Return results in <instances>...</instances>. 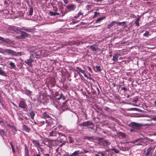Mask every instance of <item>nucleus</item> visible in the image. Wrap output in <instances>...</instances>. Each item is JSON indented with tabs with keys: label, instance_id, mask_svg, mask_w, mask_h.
<instances>
[{
	"label": "nucleus",
	"instance_id": "nucleus-1",
	"mask_svg": "<svg viewBox=\"0 0 156 156\" xmlns=\"http://www.w3.org/2000/svg\"><path fill=\"white\" fill-rule=\"evenodd\" d=\"M1 53L4 54H9L15 56L22 55L21 52H16L12 50L9 49H3L2 48Z\"/></svg>",
	"mask_w": 156,
	"mask_h": 156
},
{
	"label": "nucleus",
	"instance_id": "nucleus-2",
	"mask_svg": "<svg viewBox=\"0 0 156 156\" xmlns=\"http://www.w3.org/2000/svg\"><path fill=\"white\" fill-rule=\"evenodd\" d=\"M36 61V60L34 58V55L33 54H31L30 56L29 59H27L24 61V62L27 64L30 67L33 66L32 62H34Z\"/></svg>",
	"mask_w": 156,
	"mask_h": 156
},
{
	"label": "nucleus",
	"instance_id": "nucleus-3",
	"mask_svg": "<svg viewBox=\"0 0 156 156\" xmlns=\"http://www.w3.org/2000/svg\"><path fill=\"white\" fill-rule=\"evenodd\" d=\"M145 154L143 156H156V153L154 152V149L152 147H149L146 151H144Z\"/></svg>",
	"mask_w": 156,
	"mask_h": 156
},
{
	"label": "nucleus",
	"instance_id": "nucleus-4",
	"mask_svg": "<svg viewBox=\"0 0 156 156\" xmlns=\"http://www.w3.org/2000/svg\"><path fill=\"white\" fill-rule=\"evenodd\" d=\"M143 126V125L142 124L134 122H131L129 125V126L135 129H140Z\"/></svg>",
	"mask_w": 156,
	"mask_h": 156
},
{
	"label": "nucleus",
	"instance_id": "nucleus-5",
	"mask_svg": "<svg viewBox=\"0 0 156 156\" xmlns=\"http://www.w3.org/2000/svg\"><path fill=\"white\" fill-rule=\"evenodd\" d=\"M53 11H50L49 12V14L51 16H56L57 15L60 16V13L57 12L58 8L56 6H53Z\"/></svg>",
	"mask_w": 156,
	"mask_h": 156
},
{
	"label": "nucleus",
	"instance_id": "nucleus-6",
	"mask_svg": "<svg viewBox=\"0 0 156 156\" xmlns=\"http://www.w3.org/2000/svg\"><path fill=\"white\" fill-rule=\"evenodd\" d=\"M94 124L92 121H88L86 122H83L79 124L80 126L87 127L88 126L94 125Z\"/></svg>",
	"mask_w": 156,
	"mask_h": 156
},
{
	"label": "nucleus",
	"instance_id": "nucleus-7",
	"mask_svg": "<svg viewBox=\"0 0 156 156\" xmlns=\"http://www.w3.org/2000/svg\"><path fill=\"white\" fill-rule=\"evenodd\" d=\"M9 28L10 30H12L18 34L21 32V30H22V28L18 27L15 26L10 27Z\"/></svg>",
	"mask_w": 156,
	"mask_h": 156
},
{
	"label": "nucleus",
	"instance_id": "nucleus-8",
	"mask_svg": "<svg viewBox=\"0 0 156 156\" xmlns=\"http://www.w3.org/2000/svg\"><path fill=\"white\" fill-rule=\"evenodd\" d=\"M74 70L78 74H79L80 75V73H83L84 74V75L85 77H86L87 76V75L85 74V71L84 70L80 68L76 67V69H74Z\"/></svg>",
	"mask_w": 156,
	"mask_h": 156
},
{
	"label": "nucleus",
	"instance_id": "nucleus-9",
	"mask_svg": "<svg viewBox=\"0 0 156 156\" xmlns=\"http://www.w3.org/2000/svg\"><path fill=\"white\" fill-rule=\"evenodd\" d=\"M19 106L20 108L23 109H27V107L25 102L23 101H21L20 102Z\"/></svg>",
	"mask_w": 156,
	"mask_h": 156
},
{
	"label": "nucleus",
	"instance_id": "nucleus-10",
	"mask_svg": "<svg viewBox=\"0 0 156 156\" xmlns=\"http://www.w3.org/2000/svg\"><path fill=\"white\" fill-rule=\"evenodd\" d=\"M76 7V5L73 4H69L66 6V8L69 10V11L74 10Z\"/></svg>",
	"mask_w": 156,
	"mask_h": 156
},
{
	"label": "nucleus",
	"instance_id": "nucleus-11",
	"mask_svg": "<svg viewBox=\"0 0 156 156\" xmlns=\"http://www.w3.org/2000/svg\"><path fill=\"white\" fill-rule=\"evenodd\" d=\"M22 130L28 133H29L31 131L30 128L26 125H23Z\"/></svg>",
	"mask_w": 156,
	"mask_h": 156
},
{
	"label": "nucleus",
	"instance_id": "nucleus-12",
	"mask_svg": "<svg viewBox=\"0 0 156 156\" xmlns=\"http://www.w3.org/2000/svg\"><path fill=\"white\" fill-rule=\"evenodd\" d=\"M22 30H23L25 31L29 32H32L34 31V30L33 29L30 28L28 27H22Z\"/></svg>",
	"mask_w": 156,
	"mask_h": 156
},
{
	"label": "nucleus",
	"instance_id": "nucleus-13",
	"mask_svg": "<svg viewBox=\"0 0 156 156\" xmlns=\"http://www.w3.org/2000/svg\"><path fill=\"white\" fill-rule=\"evenodd\" d=\"M20 32L21 33L20 36L22 38H24L26 37H27L29 35L28 34H27L25 32L22 31V30H21Z\"/></svg>",
	"mask_w": 156,
	"mask_h": 156
},
{
	"label": "nucleus",
	"instance_id": "nucleus-14",
	"mask_svg": "<svg viewBox=\"0 0 156 156\" xmlns=\"http://www.w3.org/2000/svg\"><path fill=\"white\" fill-rule=\"evenodd\" d=\"M119 56V54L118 53H115L113 56L112 60L114 62H117Z\"/></svg>",
	"mask_w": 156,
	"mask_h": 156
},
{
	"label": "nucleus",
	"instance_id": "nucleus-15",
	"mask_svg": "<svg viewBox=\"0 0 156 156\" xmlns=\"http://www.w3.org/2000/svg\"><path fill=\"white\" fill-rule=\"evenodd\" d=\"M61 108L63 111H65L67 109L68 106L67 104L65 102L63 103L61 106Z\"/></svg>",
	"mask_w": 156,
	"mask_h": 156
},
{
	"label": "nucleus",
	"instance_id": "nucleus-16",
	"mask_svg": "<svg viewBox=\"0 0 156 156\" xmlns=\"http://www.w3.org/2000/svg\"><path fill=\"white\" fill-rule=\"evenodd\" d=\"M30 112H29V114L30 116V118L34 120V117L35 115V112L32 110H30Z\"/></svg>",
	"mask_w": 156,
	"mask_h": 156
},
{
	"label": "nucleus",
	"instance_id": "nucleus-17",
	"mask_svg": "<svg viewBox=\"0 0 156 156\" xmlns=\"http://www.w3.org/2000/svg\"><path fill=\"white\" fill-rule=\"evenodd\" d=\"M115 24V21H113L110 24H108L107 28L108 29H109L111 28V27L114 26Z\"/></svg>",
	"mask_w": 156,
	"mask_h": 156
},
{
	"label": "nucleus",
	"instance_id": "nucleus-18",
	"mask_svg": "<svg viewBox=\"0 0 156 156\" xmlns=\"http://www.w3.org/2000/svg\"><path fill=\"white\" fill-rule=\"evenodd\" d=\"M98 140H102V142H103V144L105 145H107L110 144V143L107 140H103L102 138H99V139H98Z\"/></svg>",
	"mask_w": 156,
	"mask_h": 156
},
{
	"label": "nucleus",
	"instance_id": "nucleus-19",
	"mask_svg": "<svg viewBox=\"0 0 156 156\" xmlns=\"http://www.w3.org/2000/svg\"><path fill=\"white\" fill-rule=\"evenodd\" d=\"M106 18L105 16H103L98 18L96 21V23H97L101 22L102 20Z\"/></svg>",
	"mask_w": 156,
	"mask_h": 156
},
{
	"label": "nucleus",
	"instance_id": "nucleus-20",
	"mask_svg": "<svg viewBox=\"0 0 156 156\" xmlns=\"http://www.w3.org/2000/svg\"><path fill=\"white\" fill-rule=\"evenodd\" d=\"M0 41L3 42L7 43L9 42V40L8 38H4L0 36Z\"/></svg>",
	"mask_w": 156,
	"mask_h": 156
},
{
	"label": "nucleus",
	"instance_id": "nucleus-21",
	"mask_svg": "<svg viewBox=\"0 0 156 156\" xmlns=\"http://www.w3.org/2000/svg\"><path fill=\"white\" fill-rule=\"evenodd\" d=\"M32 141L33 143L35 145L36 147H37L40 145L39 143L38 140H32Z\"/></svg>",
	"mask_w": 156,
	"mask_h": 156
},
{
	"label": "nucleus",
	"instance_id": "nucleus-22",
	"mask_svg": "<svg viewBox=\"0 0 156 156\" xmlns=\"http://www.w3.org/2000/svg\"><path fill=\"white\" fill-rule=\"evenodd\" d=\"M51 117L49 115L48 113L47 112H45L43 114V118L44 119H46L47 118H50Z\"/></svg>",
	"mask_w": 156,
	"mask_h": 156
},
{
	"label": "nucleus",
	"instance_id": "nucleus-23",
	"mask_svg": "<svg viewBox=\"0 0 156 156\" xmlns=\"http://www.w3.org/2000/svg\"><path fill=\"white\" fill-rule=\"evenodd\" d=\"M0 75L4 76H7L6 73L2 69L1 67H0Z\"/></svg>",
	"mask_w": 156,
	"mask_h": 156
},
{
	"label": "nucleus",
	"instance_id": "nucleus-24",
	"mask_svg": "<svg viewBox=\"0 0 156 156\" xmlns=\"http://www.w3.org/2000/svg\"><path fill=\"white\" fill-rule=\"evenodd\" d=\"M41 54V51H39L37 52H35L34 54V57L38 58L39 57Z\"/></svg>",
	"mask_w": 156,
	"mask_h": 156
},
{
	"label": "nucleus",
	"instance_id": "nucleus-25",
	"mask_svg": "<svg viewBox=\"0 0 156 156\" xmlns=\"http://www.w3.org/2000/svg\"><path fill=\"white\" fill-rule=\"evenodd\" d=\"M140 16L138 17L137 19L135 20V23L136 26L139 27V21L140 20Z\"/></svg>",
	"mask_w": 156,
	"mask_h": 156
},
{
	"label": "nucleus",
	"instance_id": "nucleus-26",
	"mask_svg": "<svg viewBox=\"0 0 156 156\" xmlns=\"http://www.w3.org/2000/svg\"><path fill=\"white\" fill-rule=\"evenodd\" d=\"M25 153V154H29V151L28 150L27 146L26 144L24 145Z\"/></svg>",
	"mask_w": 156,
	"mask_h": 156
},
{
	"label": "nucleus",
	"instance_id": "nucleus-27",
	"mask_svg": "<svg viewBox=\"0 0 156 156\" xmlns=\"http://www.w3.org/2000/svg\"><path fill=\"white\" fill-rule=\"evenodd\" d=\"M85 138L89 140H96L97 139L96 137L94 136L91 137L87 136Z\"/></svg>",
	"mask_w": 156,
	"mask_h": 156
},
{
	"label": "nucleus",
	"instance_id": "nucleus-28",
	"mask_svg": "<svg viewBox=\"0 0 156 156\" xmlns=\"http://www.w3.org/2000/svg\"><path fill=\"white\" fill-rule=\"evenodd\" d=\"M90 48L93 51H96L97 49L100 50V49L99 48H97L95 47H94V45H90Z\"/></svg>",
	"mask_w": 156,
	"mask_h": 156
},
{
	"label": "nucleus",
	"instance_id": "nucleus-29",
	"mask_svg": "<svg viewBox=\"0 0 156 156\" xmlns=\"http://www.w3.org/2000/svg\"><path fill=\"white\" fill-rule=\"evenodd\" d=\"M79 151H76L73 152L70 156H77L78 154L79 153Z\"/></svg>",
	"mask_w": 156,
	"mask_h": 156
},
{
	"label": "nucleus",
	"instance_id": "nucleus-30",
	"mask_svg": "<svg viewBox=\"0 0 156 156\" xmlns=\"http://www.w3.org/2000/svg\"><path fill=\"white\" fill-rule=\"evenodd\" d=\"M104 110L109 112H112L113 111V110L107 107H105L104 108Z\"/></svg>",
	"mask_w": 156,
	"mask_h": 156
},
{
	"label": "nucleus",
	"instance_id": "nucleus-31",
	"mask_svg": "<svg viewBox=\"0 0 156 156\" xmlns=\"http://www.w3.org/2000/svg\"><path fill=\"white\" fill-rule=\"evenodd\" d=\"M6 134V133L4 130L2 129H0V134L2 136H5Z\"/></svg>",
	"mask_w": 156,
	"mask_h": 156
},
{
	"label": "nucleus",
	"instance_id": "nucleus-32",
	"mask_svg": "<svg viewBox=\"0 0 156 156\" xmlns=\"http://www.w3.org/2000/svg\"><path fill=\"white\" fill-rule=\"evenodd\" d=\"M9 143V144H10V145L11 146V148H12V152L13 153H15V149L14 148V146H13L12 142H10Z\"/></svg>",
	"mask_w": 156,
	"mask_h": 156
},
{
	"label": "nucleus",
	"instance_id": "nucleus-33",
	"mask_svg": "<svg viewBox=\"0 0 156 156\" xmlns=\"http://www.w3.org/2000/svg\"><path fill=\"white\" fill-rule=\"evenodd\" d=\"M9 65L13 69H14L16 67V65L15 64L12 62H10Z\"/></svg>",
	"mask_w": 156,
	"mask_h": 156
},
{
	"label": "nucleus",
	"instance_id": "nucleus-34",
	"mask_svg": "<svg viewBox=\"0 0 156 156\" xmlns=\"http://www.w3.org/2000/svg\"><path fill=\"white\" fill-rule=\"evenodd\" d=\"M33 7H31L30 8V9L29 10V15L30 16H31L33 14Z\"/></svg>",
	"mask_w": 156,
	"mask_h": 156
},
{
	"label": "nucleus",
	"instance_id": "nucleus-35",
	"mask_svg": "<svg viewBox=\"0 0 156 156\" xmlns=\"http://www.w3.org/2000/svg\"><path fill=\"white\" fill-rule=\"evenodd\" d=\"M126 23V22L124 21L120 22H117L115 21V24H117L119 25H121L122 24H124Z\"/></svg>",
	"mask_w": 156,
	"mask_h": 156
},
{
	"label": "nucleus",
	"instance_id": "nucleus-36",
	"mask_svg": "<svg viewBox=\"0 0 156 156\" xmlns=\"http://www.w3.org/2000/svg\"><path fill=\"white\" fill-rule=\"evenodd\" d=\"M93 7V5H88L86 6V7L87 8V10H89Z\"/></svg>",
	"mask_w": 156,
	"mask_h": 156
},
{
	"label": "nucleus",
	"instance_id": "nucleus-37",
	"mask_svg": "<svg viewBox=\"0 0 156 156\" xmlns=\"http://www.w3.org/2000/svg\"><path fill=\"white\" fill-rule=\"evenodd\" d=\"M96 68L97 72H100L101 70V67L99 66H96Z\"/></svg>",
	"mask_w": 156,
	"mask_h": 156
},
{
	"label": "nucleus",
	"instance_id": "nucleus-38",
	"mask_svg": "<svg viewBox=\"0 0 156 156\" xmlns=\"http://www.w3.org/2000/svg\"><path fill=\"white\" fill-rule=\"evenodd\" d=\"M94 15L93 17L94 18L95 17L97 16H99V14H100L98 12H94Z\"/></svg>",
	"mask_w": 156,
	"mask_h": 156
},
{
	"label": "nucleus",
	"instance_id": "nucleus-39",
	"mask_svg": "<svg viewBox=\"0 0 156 156\" xmlns=\"http://www.w3.org/2000/svg\"><path fill=\"white\" fill-rule=\"evenodd\" d=\"M138 100V98L137 97H135L133 99V101L134 102L136 103L137 102Z\"/></svg>",
	"mask_w": 156,
	"mask_h": 156
},
{
	"label": "nucleus",
	"instance_id": "nucleus-40",
	"mask_svg": "<svg viewBox=\"0 0 156 156\" xmlns=\"http://www.w3.org/2000/svg\"><path fill=\"white\" fill-rule=\"evenodd\" d=\"M112 150L114 151V152H115L116 153H118L119 152V151L117 150L116 148H114L112 149Z\"/></svg>",
	"mask_w": 156,
	"mask_h": 156
},
{
	"label": "nucleus",
	"instance_id": "nucleus-41",
	"mask_svg": "<svg viewBox=\"0 0 156 156\" xmlns=\"http://www.w3.org/2000/svg\"><path fill=\"white\" fill-rule=\"evenodd\" d=\"M149 32L147 31H146L143 34L144 36H147L149 34Z\"/></svg>",
	"mask_w": 156,
	"mask_h": 156
},
{
	"label": "nucleus",
	"instance_id": "nucleus-42",
	"mask_svg": "<svg viewBox=\"0 0 156 156\" xmlns=\"http://www.w3.org/2000/svg\"><path fill=\"white\" fill-rule=\"evenodd\" d=\"M80 15H83V13L81 11L80 12L77 14V16H80Z\"/></svg>",
	"mask_w": 156,
	"mask_h": 156
},
{
	"label": "nucleus",
	"instance_id": "nucleus-43",
	"mask_svg": "<svg viewBox=\"0 0 156 156\" xmlns=\"http://www.w3.org/2000/svg\"><path fill=\"white\" fill-rule=\"evenodd\" d=\"M98 154H100L101 156H106L107 155L106 153L103 154V153L101 152H98Z\"/></svg>",
	"mask_w": 156,
	"mask_h": 156
},
{
	"label": "nucleus",
	"instance_id": "nucleus-44",
	"mask_svg": "<svg viewBox=\"0 0 156 156\" xmlns=\"http://www.w3.org/2000/svg\"><path fill=\"white\" fill-rule=\"evenodd\" d=\"M69 142L70 143H73L74 142V141L73 139L71 137H69Z\"/></svg>",
	"mask_w": 156,
	"mask_h": 156
},
{
	"label": "nucleus",
	"instance_id": "nucleus-45",
	"mask_svg": "<svg viewBox=\"0 0 156 156\" xmlns=\"http://www.w3.org/2000/svg\"><path fill=\"white\" fill-rule=\"evenodd\" d=\"M120 135L121 136H122V138L125 137L126 136V135L125 134L122 133H120Z\"/></svg>",
	"mask_w": 156,
	"mask_h": 156
},
{
	"label": "nucleus",
	"instance_id": "nucleus-46",
	"mask_svg": "<svg viewBox=\"0 0 156 156\" xmlns=\"http://www.w3.org/2000/svg\"><path fill=\"white\" fill-rule=\"evenodd\" d=\"M26 93L27 94H30L31 92L30 90L26 89Z\"/></svg>",
	"mask_w": 156,
	"mask_h": 156
},
{
	"label": "nucleus",
	"instance_id": "nucleus-47",
	"mask_svg": "<svg viewBox=\"0 0 156 156\" xmlns=\"http://www.w3.org/2000/svg\"><path fill=\"white\" fill-rule=\"evenodd\" d=\"M45 122L44 121H41L40 122V124L41 126H42L44 124Z\"/></svg>",
	"mask_w": 156,
	"mask_h": 156
},
{
	"label": "nucleus",
	"instance_id": "nucleus-48",
	"mask_svg": "<svg viewBox=\"0 0 156 156\" xmlns=\"http://www.w3.org/2000/svg\"><path fill=\"white\" fill-rule=\"evenodd\" d=\"M46 122L48 126H50L51 125V123L50 122L48 121V120H46L45 121Z\"/></svg>",
	"mask_w": 156,
	"mask_h": 156
},
{
	"label": "nucleus",
	"instance_id": "nucleus-49",
	"mask_svg": "<svg viewBox=\"0 0 156 156\" xmlns=\"http://www.w3.org/2000/svg\"><path fill=\"white\" fill-rule=\"evenodd\" d=\"M121 90H124V91H126L127 90V89L125 87H122L121 88Z\"/></svg>",
	"mask_w": 156,
	"mask_h": 156
},
{
	"label": "nucleus",
	"instance_id": "nucleus-50",
	"mask_svg": "<svg viewBox=\"0 0 156 156\" xmlns=\"http://www.w3.org/2000/svg\"><path fill=\"white\" fill-rule=\"evenodd\" d=\"M54 133V132L53 131H51V132H50L49 133V136H53V134Z\"/></svg>",
	"mask_w": 156,
	"mask_h": 156
},
{
	"label": "nucleus",
	"instance_id": "nucleus-51",
	"mask_svg": "<svg viewBox=\"0 0 156 156\" xmlns=\"http://www.w3.org/2000/svg\"><path fill=\"white\" fill-rule=\"evenodd\" d=\"M67 12L66 11H64V13L63 14V15H60V16H61V17H63L64 16H65V15L66 14H67Z\"/></svg>",
	"mask_w": 156,
	"mask_h": 156
},
{
	"label": "nucleus",
	"instance_id": "nucleus-52",
	"mask_svg": "<svg viewBox=\"0 0 156 156\" xmlns=\"http://www.w3.org/2000/svg\"><path fill=\"white\" fill-rule=\"evenodd\" d=\"M78 20L75 21L74 20H73L71 24L73 23V24H75L76 23H78Z\"/></svg>",
	"mask_w": 156,
	"mask_h": 156
},
{
	"label": "nucleus",
	"instance_id": "nucleus-53",
	"mask_svg": "<svg viewBox=\"0 0 156 156\" xmlns=\"http://www.w3.org/2000/svg\"><path fill=\"white\" fill-rule=\"evenodd\" d=\"M113 153H109L107 154L106 156H112L113 155Z\"/></svg>",
	"mask_w": 156,
	"mask_h": 156
},
{
	"label": "nucleus",
	"instance_id": "nucleus-54",
	"mask_svg": "<svg viewBox=\"0 0 156 156\" xmlns=\"http://www.w3.org/2000/svg\"><path fill=\"white\" fill-rule=\"evenodd\" d=\"M60 97L61 98H62L63 100L65 99V98H64V96H63V95L62 93H61V94H60Z\"/></svg>",
	"mask_w": 156,
	"mask_h": 156
},
{
	"label": "nucleus",
	"instance_id": "nucleus-55",
	"mask_svg": "<svg viewBox=\"0 0 156 156\" xmlns=\"http://www.w3.org/2000/svg\"><path fill=\"white\" fill-rule=\"evenodd\" d=\"M64 2V3L65 4H66L68 3L69 2L68 0H63Z\"/></svg>",
	"mask_w": 156,
	"mask_h": 156
},
{
	"label": "nucleus",
	"instance_id": "nucleus-56",
	"mask_svg": "<svg viewBox=\"0 0 156 156\" xmlns=\"http://www.w3.org/2000/svg\"><path fill=\"white\" fill-rule=\"evenodd\" d=\"M83 151L84 153H86L89 152V151L88 150H85V149H84L83 150Z\"/></svg>",
	"mask_w": 156,
	"mask_h": 156
},
{
	"label": "nucleus",
	"instance_id": "nucleus-57",
	"mask_svg": "<svg viewBox=\"0 0 156 156\" xmlns=\"http://www.w3.org/2000/svg\"><path fill=\"white\" fill-rule=\"evenodd\" d=\"M88 70L90 72H92V69L91 68L90 66H88L87 67Z\"/></svg>",
	"mask_w": 156,
	"mask_h": 156
},
{
	"label": "nucleus",
	"instance_id": "nucleus-58",
	"mask_svg": "<svg viewBox=\"0 0 156 156\" xmlns=\"http://www.w3.org/2000/svg\"><path fill=\"white\" fill-rule=\"evenodd\" d=\"M8 126H9V127H14V129H15L16 130V127H14L13 126H11L10 125H8Z\"/></svg>",
	"mask_w": 156,
	"mask_h": 156
},
{
	"label": "nucleus",
	"instance_id": "nucleus-59",
	"mask_svg": "<svg viewBox=\"0 0 156 156\" xmlns=\"http://www.w3.org/2000/svg\"><path fill=\"white\" fill-rule=\"evenodd\" d=\"M63 13H64V11H63L62 10H62H61V13L60 14V15H61V14H62L61 15H63Z\"/></svg>",
	"mask_w": 156,
	"mask_h": 156
},
{
	"label": "nucleus",
	"instance_id": "nucleus-60",
	"mask_svg": "<svg viewBox=\"0 0 156 156\" xmlns=\"http://www.w3.org/2000/svg\"><path fill=\"white\" fill-rule=\"evenodd\" d=\"M44 156H50V155L49 154H44L43 155Z\"/></svg>",
	"mask_w": 156,
	"mask_h": 156
},
{
	"label": "nucleus",
	"instance_id": "nucleus-61",
	"mask_svg": "<svg viewBox=\"0 0 156 156\" xmlns=\"http://www.w3.org/2000/svg\"><path fill=\"white\" fill-rule=\"evenodd\" d=\"M33 156H41L39 154L34 155Z\"/></svg>",
	"mask_w": 156,
	"mask_h": 156
},
{
	"label": "nucleus",
	"instance_id": "nucleus-62",
	"mask_svg": "<svg viewBox=\"0 0 156 156\" xmlns=\"http://www.w3.org/2000/svg\"><path fill=\"white\" fill-rule=\"evenodd\" d=\"M4 3L5 4L7 5L8 4V2L7 1L5 0L4 1Z\"/></svg>",
	"mask_w": 156,
	"mask_h": 156
},
{
	"label": "nucleus",
	"instance_id": "nucleus-63",
	"mask_svg": "<svg viewBox=\"0 0 156 156\" xmlns=\"http://www.w3.org/2000/svg\"><path fill=\"white\" fill-rule=\"evenodd\" d=\"M137 141H138V140H135V141H132V143L133 144H134L136 142H137Z\"/></svg>",
	"mask_w": 156,
	"mask_h": 156
},
{
	"label": "nucleus",
	"instance_id": "nucleus-64",
	"mask_svg": "<svg viewBox=\"0 0 156 156\" xmlns=\"http://www.w3.org/2000/svg\"><path fill=\"white\" fill-rule=\"evenodd\" d=\"M98 154H98H96L95 155V156H101L99 154Z\"/></svg>",
	"mask_w": 156,
	"mask_h": 156
}]
</instances>
